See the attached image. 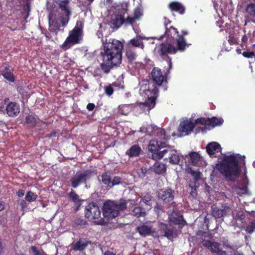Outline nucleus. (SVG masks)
Masks as SVG:
<instances>
[{"label": "nucleus", "mask_w": 255, "mask_h": 255, "mask_svg": "<svg viewBox=\"0 0 255 255\" xmlns=\"http://www.w3.org/2000/svg\"><path fill=\"white\" fill-rule=\"evenodd\" d=\"M140 131L154 137V139L150 140L147 149L151 153L150 157L152 159L155 160L161 159L163 154L162 151L168 145L162 140H167L170 138V136L166 134L163 129L153 125L146 127L143 126L140 128Z\"/></svg>", "instance_id": "nucleus-1"}, {"label": "nucleus", "mask_w": 255, "mask_h": 255, "mask_svg": "<svg viewBox=\"0 0 255 255\" xmlns=\"http://www.w3.org/2000/svg\"><path fill=\"white\" fill-rule=\"evenodd\" d=\"M104 52L103 54L102 69L108 73L110 68L121 64L122 62V51L123 43L116 39H106L102 40Z\"/></svg>", "instance_id": "nucleus-2"}, {"label": "nucleus", "mask_w": 255, "mask_h": 255, "mask_svg": "<svg viewBox=\"0 0 255 255\" xmlns=\"http://www.w3.org/2000/svg\"><path fill=\"white\" fill-rule=\"evenodd\" d=\"M164 38H166L167 43H162L155 48V52L161 56L175 54L178 50L183 51L188 46L183 37L179 36L177 29L173 26L166 29L164 35L161 36L162 39Z\"/></svg>", "instance_id": "nucleus-3"}, {"label": "nucleus", "mask_w": 255, "mask_h": 255, "mask_svg": "<svg viewBox=\"0 0 255 255\" xmlns=\"http://www.w3.org/2000/svg\"><path fill=\"white\" fill-rule=\"evenodd\" d=\"M56 3L59 9L49 15V29L56 33L63 30L62 28L68 23L72 13L69 0H58Z\"/></svg>", "instance_id": "nucleus-4"}, {"label": "nucleus", "mask_w": 255, "mask_h": 255, "mask_svg": "<svg viewBox=\"0 0 255 255\" xmlns=\"http://www.w3.org/2000/svg\"><path fill=\"white\" fill-rule=\"evenodd\" d=\"M239 163L245 165V156L240 154L224 155L216 167L219 172L226 178L231 180L232 177H239L241 174V167Z\"/></svg>", "instance_id": "nucleus-5"}, {"label": "nucleus", "mask_w": 255, "mask_h": 255, "mask_svg": "<svg viewBox=\"0 0 255 255\" xmlns=\"http://www.w3.org/2000/svg\"><path fill=\"white\" fill-rule=\"evenodd\" d=\"M174 191L170 189L166 190H161L158 193V197L165 203H171L168 211L169 223L172 225H183L185 221L177 211L175 203L173 202Z\"/></svg>", "instance_id": "nucleus-6"}, {"label": "nucleus", "mask_w": 255, "mask_h": 255, "mask_svg": "<svg viewBox=\"0 0 255 255\" xmlns=\"http://www.w3.org/2000/svg\"><path fill=\"white\" fill-rule=\"evenodd\" d=\"M139 94L145 99V105L150 109L153 108L158 96L157 87L154 83H149L147 80H145L139 83Z\"/></svg>", "instance_id": "nucleus-7"}, {"label": "nucleus", "mask_w": 255, "mask_h": 255, "mask_svg": "<svg viewBox=\"0 0 255 255\" xmlns=\"http://www.w3.org/2000/svg\"><path fill=\"white\" fill-rule=\"evenodd\" d=\"M126 208V203L124 201L106 202L103 206V215L108 219L117 217L119 212Z\"/></svg>", "instance_id": "nucleus-8"}, {"label": "nucleus", "mask_w": 255, "mask_h": 255, "mask_svg": "<svg viewBox=\"0 0 255 255\" xmlns=\"http://www.w3.org/2000/svg\"><path fill=\"white\" fill-rule=\"evenodd\" d=\"M197 235L201 238L203 246L212 253H217L218 255H225L226 252L222 251L220 243L209 240L211 239V235L208 232L198 231Z\"/></svg>", "instance_id": "nucleus-9"}, {"label": "nucleus", "mask_w": 255, "mask_h": 255, "mask_svg": "<svg viewBox=\"0 0 255 255\" xmlns=\"http://www.w3.org/2000/svg\"><path fill=\"white\" fill-rule=\"evenodd\" d=\"M83 23L82 21H78L74 28L70 32L69 36L66 38L62 45L63 49L66 50L72 45L80 42L82 39Z\"/></svg>", "instance_id": "nucleus-10"}, {"label": "nucleus", "mask_w": 255, "mask_h": 255, "mask_svg": "<svg viewBox=\"0 0 255 255\" xmlns=\"http://www.w3.org/2000/svg\"><path fill=\"white\" fill-rule=\"evenodd\" d=\"M85 214L86 217L91 220H95V222L97 225H103L107 223L105 219L100 218L101 211L95 204H88L85 208Z\"/></svg>", "instance_id": "nucleus-11"}, {"label": "nucleus", "mask_w": 255, "mask_h": 255, "mask_svg": "<svg viewBox=\"0 0 255 255\" xmlns=\"http://www.w3.org/2000/svg\"><path fill=\"white\" fill-rule=\"evenodd\" d=\"M126 12L125 9H121L115 11L113 14L111 15V23L113 27L118 28L120 27L123 23L127 24L125 21V14Z\"/></svg>", "instance_id": "nucleus-12"}, {"label": "nucleus", "mask_w": 255, "mask_h": 255, "mask_svg": "<svg viewBox=\"0 0 255 255\" xmlns=\"http://www.w3.org/2000/svg\"><path fill=\"white\" fill-rule=\"evenodd\" d=\"M90 176L91 172L88 171L77 172L70 179L72 186L74 188H77L80 184L86 182Z\"/></svg>", "instance_id": "nucleus-13"}, {"label": "nucleus", "mask_w": 255, "mask_h": 255, "mask_svg": "<svg viewBox=\"0 0 255 255\" xmlns=\"http://www.w3.org/2000/svg\"><path fill=\"white\" fill-rule=\"evenodd\" d=\"M163 152V157L164 156H167L165 157L164 160L169 159V162L172 164H177L180 161L179 156L177 151L175 150L172 146L167 145L164 150L162 151Z\"/></svg>", "instance_id": "nucleus-14"}, {"label": "nucleus", "mask_w": 255, "mask_h": 255, "mask_svg": "<svg viewBox=\"0 0 255 255\" xmlns=\"http://www.w3.org/2000/svg\"><path fill=\"white\" fill-rule=\"evenodd\" d=\"M178 130L180 133L178 135L179 137L189 134L191 131V119H187L186 118H182L178 128Z\"/></svg>", "instance_id": "nucleus-15"}, {"label": "nucleus", "mask_w": 255, "mask_h": 255, "mask_svg": "<svg viewBox=\"0 0 255 255\" xmlns=\"http://www.w3.org/2000/svg\"><path fill=\"white\" fill-rule=\"evenodd\" d=\"M206 151L212 158L216 157V152H221L222 148L220 144L215 141L209 143L206 146Z\"/></svg>", "instance_id": "nucleus-16"}, {"label": "nucleus", "mask_w": 255, "mask_h": 255, "mask_svg": "<svg viewBox=\"0 0 255 255\" xmlns=\"http://www.w3.org/2000/svg\"><path fill=\"white\" fill-rule=\"evenodd\" d=\"M136 231L141 236L144 237L150 235L155 232L152 227L146 223L140 224L136 227Z\"/></svg>", "instance_id": "nucleus-17"}, {"label": "nucleus", "mask_w": 255, "mask_h": 255, "mask_svg": "<svg viewBox=\"0 0 255 255\" xmlns=\"http://www.w3.org/2000/svg\"><path fill=\"white\" fill-rule=\"evenodd\" d=\"M19 105L15 102L9 103L6 107V114L9 117H15L17 116L20 112Z\"/></svg>", "instance_id": "nucleus-18"}, {"label": "nucleus", "mask_w": 255, "mask_h": 255, "mask_svg": "<svg viewBox=\"0 0 255 255\" xmlns=\"http://www.w3.org/2000/svg\"><path fill=\"white\" fill-rule=\"evenodd\" d=\"M151 77L154 83L158 86H160L163 83L164 77L160 69L154 68L151 72Z\"/></svg>", "instance_id": "nucleus-19"}, {"label": "nucleus", "mask_w": 255, "mask_h": 255, "mask_svg": "<svg viewBox=\"0 0 255 255\" xmlns=\"http://www.w3.org/2000/svg\"><path fill=\"white\" fill-rule=\"evenodd\" d=\"M143 39H147V38L144 36L141 35H136L135 37L130 39L128 42L127 46H133L136 47H140L142 49L144 48V45L142 42Z\"/></svg>", "instance_id": "nucleus-20"}, {"label": "nucleus", "mask_w": 255, "mask_h": 255, "mask_svg": "<svg viewBox=\"0 0 255 255\" xmlns=\"http://www.w3.org/2000/svg\"><path fill=\"white\" fill-rule=\"evenodd\" d=\"M143 12L140 7H137L135 9L133 13V17L127 16L125 22L127 24H131L136 20H138L142 15Z\"/></svg>", "instance_id": "nucleus-21"}, {"label": "nucleus", "mask_w": 255, "mask_h": 255, "mask_svg": "<svg viewBox=\"0 0 255 255\" xmlns=\"http://www.w3.org/2000/svg\"><path fill=\"white\" fill-rule=\"evenodd\" d=\"M205 165V161L198 152L192 151V165L202 166Z\"/></svg>", "instance_id": "nucleus-22"}, {"label": "nucleus", "mask_w": 255, "mask_h": 255, "mask_svg": "<svg viewBox=\"0 0 255 255\" xmlns=\"http://www.w3.org/2000/svg\"><path fill=\"white\" fill-rule=\"evenodd\" d=\"M126 55L129 62H133L136 57L134 48L130 45L127 46L126 49Z\"/></svg>", "instance_id": "nucleus-23"}, {"label": "nucleus", "mask_w": 255, "mask_h": 255, "mask_svg": "<svg viewBox=\"0 0 255 255\" xmlns=\"http://www.w3.org/2000/svg\"><path fill=\"white\" fill-rule=\"evenodd\" d=\"M141 149L138 145L134 144L132 145L130 148L127 151L126 154L128 155L130 157L138 156L140 152Z\"/></svg>", "instance_id": "nucleus-24"}, {"label": "nucleus", "mask_w": 255, "mask_h": 255, "mask_svg": "<svg viewBox=\"0 0 255 255\" xmlns=\"http://www.w3.org/2000/svg\"><path fill=\"white\" fill-rule=\"evenodd\" d=\"M89 242L85 239H80L79 241L76 242L73 246L74 250L82 251L89 244Z\"/></svg>", "instance_id": "nucleus-25"}, {"label": "nucleus", "mask_w": 255, "mask_h": 255, "mask_svg": "<svg viewBox=\"0 0 255 255\" xmlns=\"http://www.w3.org/2000/svg\"><path fill=\"white\" fill-rule=\"evenodd\" d=\"M223 123L224 120L222 118L213 117L211 118H208V126L212 128L221 126Z\"/></svg>", "instance_id": "nucleus-26"}, {"label": "nucleus", "mask_w": 255, "mask_h": 255, "mask_svg": "<svg viewBox=\"0 0 255 255\" xmlns=\"http://www.w3.org/2000/svg\"><path fill=\"white\" fill-rule=\"evenodd\" d=\"M169 7L172 11H177L181 14H183L184 11V8L183 5L178 2L173 1L170 3Z\"/></svg>", "instance_id": "nucleus-27"}, {"label": "nucleus", "mask_w": 255, "mask_h": 255, "mask_svg": "<svg viewBox=\"0 0 255 255\" xmlns=\"http://www.w3.org/2000/svg\"><path fill=\"white\" fill-rule=\"evenodd\" d=\"M246 12L249 18H255V3H252L248 4L246 8Z\"/></svg>", "instance_id": "nucleus-28"}, {"label": "nucleus", "mask_w": 255, "mask_h": 255, "mask_svg": "<svg viewBox=\"0 0 255 255\" xmlns=\"http://www.w3.org/2000/svg\"><path fill=\"white\" fill-rule=\"evenodd\" d=\"M153 170L157 174H161L166 170L165 165L161 162H156L153 166Z\"/></svg>", "instance_id": "nucleus-29"}, {"label": "nucleus", "mask_w": 255, "mask_h": 255, "mask_svg": "<svg viewBox=\"0 0 255 255\" xmlns=\"http://www.w3.org/2000/svg\"><path fill=\"white\" fill-rule=\"evenodd\" d=\"M198 124L208 126V118H199L195 120L194 122H192V131Z\"/></svg>", "instance_id": "nucleus-30"}, {"label": "nucleus", "mask_w": 255, "mask_h": 255, "mask_svg": "<svg viewBox=\"0 0 255 255\" xmlns=\"http://www.w3.org/2000/svg\"><path fill=\"white\" fill-rule=\"evenodd\" d=\"M26 123L30 127H33L37 122L38 119L32 115H28L26 117Z\"/></svg>", "instance_id": "nucleus-31"}, {"label": "nucleus", "mask_w": 255, "mask_h": 255, "mask_svg": "<svg viewBox=\"0 0 255 255\" xmlns=\"http://www.w3.org/2000/svg\"><path fill=\"white\" fill-rule=\"evenodd\" d=\"M132 214L133 215L137 217H139L144 216L145 215V212L144 209L143 208L140 207H137L133 209Z\"/></svg>", "instance_id": "nucleus-32"}, {"label": "nucleus", "mask_w": 255, "mask_h": 255, "mask_svg": "<svg viewBox=\"0 0 255 255\" xmlns=\"http://www.w3.org/2000/svg\"><path fill=\"white\" fill-rule=\"evenodd\" d=\"M212 215L216 218H221L226 216L223 210L217 207L213 209Z\"/></svg>", "instance_id": "nucleus-33"}, {"label": "nucleus", "mask_w": 255, "mask_h": 255, "mask_svg": "<svg viewBox=\"0 0 255 255\" xmlns=\"http://www.w3.org/2000/svg\"><path fill=\"white\" fill-rule=\"evenodd\" d=\"M130 111V107L128 105H121L119 107V112L124 115H127Z\"/></svg>", "instance_id": "nucleus-34"}, {"label": "nucleus", "mask_w": 255, "mask_h": 255, "mask_svg": "<svg viewBox=\"0 0 255 255\" xmlns=\"http://www.w3.org/2000/svg\"><path fill=\"white\" fill-rule=\"evenodd\" d=\"M0 74H1V75H2L3 76V77L4 78V79L7 80L9 82H14V78L13 77L12 73H11L9 72H7V71L5 72V71H2L0 72Z\"/></svg>", "instance_id": "nucleus-35"}, {"label": "nucleus", "mask_w": 255, "mask_h": 255, "mask_svg": "<svg viewBox=\"0 0 255 255\" xmlns=\"http://www.w3.org/2000/svg\"><path fill=\"white\" fill-rule=\"evenodd\" d=\"M37 198V195L31 191H28L25 195V199L30 202L35 201Z\"/></svg>", "instance_id": "nucleus-36"}, {"label": "nucleus", "mask_w": 255, "mask_h": 255, "mask_svg": "<svg viewBox=\"0 0 255 255\" xmlns=\"http://www.w3.org/2000/svg\"><path fill=\"white\" fill-rule=\"evenodd\" d=\"M191 160V152H189L187 155H186L185 162L186 164V170L188 173H191V167H190V161Z\"/></svg>", "instance_id": "nucleus-37"}, {"label": "nucleus", "mask_w": 255, "mask_h": 255, "mask_svg": "<svg viewBox=\"0 0 255 255\" xmlns=\"http://www.w3.org/2000/svg\"><path fill=\"white\" fill-rule=\"evenodd\" d=\"M165 236L166 237L169 239H171L173 238H175L176 236V233L175 231L173 230V229H167L165 232Z\"/></svg>", "instance_id": "nucleus-38"}, {"label": "nucleus", "mask_w": 255, "mask_h": 255, "mask_svg": "<svg viewBox=\"0 0 255 255\" xmlns=\"http://www.w3.org/2000/svg\"><path fill=\"white\" fill-rule=\"evenodd\" d=\"M69 197L72 201L76 204H78L80 202V199L79 196L76 193V192L72 190L69 194Z\"/></svg>", "instance_id": "nucleus-39"}, {"label": "nucleus", "mask_w": 255, "mask_h": 255, "mask_svg": "<svg viewBox=\"0 0 255 255\" xmlns=\"http://www.w3.org/2000/svg\"><path fill=\"white\" fill-rule=\"evenodd\" d=\"M102 180L106 185H110L111 183V179L107 173L103 174L102 175Z\"/></svg>", "instance_id": "nucleus-40"}, {"label": "nucleus", "mask_w": 255, "mask_h": 255, "mask_svg": "<svg viewBox=\"0 0 255 255\" xmlns=\"http://www.w3.org/2000/svg\"><path fill=\"white\" fill-rule=\"evenodd\" d=\"M151 198V196L150 194H147L142 198V201L146 205H148L150 207Z\"/></svg>", "instance_id": "nucleus-41"}, {"label": "nucleus", "mask_w": 255, "mask_h": 255, "mask_svg": "<svg viewBox=\"0 0 255 255\" xmlns=\"http://www.w3.org/2000/svg\"><path fill=\"white\" fill-rule=\"evenodd\" d=\"M255 229V222L253 221L246 227V231L249 234L252 233Z\"/></svg>", "instance_id": "nucleus-42"}, {"label": "nucleus", "mask_w": 255, "mask_h": 255, "mask_svg": "<svg viewBox=\"0 0 255 255\" xmlns=\"http://www.w3.org/2000/svg\"><path fill=\"white\" fill-rule=\"evenodd\" d=\"M228 42L231 45L238 44L237 38L231 34L229 36Z\"/></svg>", "instance_id": "nucleus-43"}, {"label": "nucleus", "mask_w": 255, "mask_h": 255, "mask_svg": "<svg viewBox=\"0 0 255 255\" xmlns=\"http://www.w3.org/2000/svg\"><path fill=\"white\" fill-rule=\"evenodd\" d=\"M248 188L246 185H244L242 187H239L237 189V192L238 194L241 195L247 193Z\"/></svg>", "instance_id": "nucleus-44"}, {"label": "nucleus", "mask_w": 255, "mask_h": 255, "mask_svg": "<svg viewBox=\"0 0 255 255\" xmlns=\"http://www.w3.org/2000/svg\"><path fill=\"white\" fill-rule=\"evenodd\" d=\"M31 249L34 255H45L43 251L38 250L35 246H32Z\"/></svg>", "instance_id": "nucleus-45"}, {"label": "nucleus", "mask_w": 255, "mask_h": 255, "mask_svg": "<svg viewBox=\"0 0 255 255\" xmlns=\"http://www.w3.org/2000/svg\"><path fill=\"white\" fill-rule=\"evenodd\" d=\"M122 201H124L126 203V206H127V205L129 204L130 205H137L138 203H140L141 202V200L140 201H138V199L134 200H128L127 201H125L124 200H122Z\"/></svg>", "instance_id": "nucleus-46"}, {"label": "nucleus", "mask_w": 255, "mask_h": 255, "mask_svg": "<svg viewBox=\"0 0 255 255\" xmlns=\"http://www.w3.org/2000/svg\"><path fill=\"white\" fill-rule=\"evenodd\" d=\"M202 173L199 171H195L192 170V177L197 181L201 178Z\"/></svg>", "instance_id": "nucleus-47"}, {"label": "nucleus", "mask_w": 255, "mask_h": 255, "mask_svg": "<svg viewBox=\"0 0 255 255\" xmlns=\"http://www.w3.org/2000/svg\"><path fill=\"white\" fill-rule=\"evenodd\" d=\"M222 207V208L221 209L224 211L225 215L232 211L231 207L226 203L223 204Z\"/></svg>", "instance_id": "nucleus-48"}, {"label": "nucleus", "mask_w": 255, "mask_h": 255, "mask_svg": "<svg viewBox=\"0 0 255 255\" xmlns=\"http://www.w3.org/2000/svg\"><path fill=\"white\" fill-rule=\"evenodd\" d=\"M74 224L75 225L82 227L86 224V222L83 219H78L75 220V221H74Z\"/></svg>", "instance_id": "nucleus-49"}, {"label": "nucleus", "mask_w": 255, "mask_h": 255, "mask_svg": "<svg viewBox=\"0 0 255 255\" xmlns=\"http://www.w3.org/2000/svg\"><path fill=\"white\" fill-rule=\"evenodd\" d=\"M105 93L108 96H111L113 94L114 90L111 86H107L105 88Z\"/></svg>", "instance_id": "nucleus-50"}, {"label": "nucleus", "mask_w": 255, "mask_h": 255, "mask_svg": "<svg viewBox=\"0 0 255 255\" xmlns=\"http://www.w3.org/2000/svg\"><path fill=\"white\" fill-rule=\"evenodd\" d=\"M243 55L246 58H252L255 55V53L253 51H244Z\"/></svg>", "instance_id": "nucleus-51"}, {"label": "nucleus", "mask_w": 255, "mask_h": 255, "mask_svg": "<svg viewBox=\"0 0 255 255\" xmlns=\"http://www.w3.org/2000/svg\"><path fill=\"white\" fill-rule=\"evenodd\" d=\"M121 182V178L119 177H115L113 180H111L112 186L119 184Z\"/></svg>", "instance_id": "nucleus-52"}, {"label": "nucleus", "mask_w": 255, "mask_h": 255, "mask_svg": "<svg viewBox=\"0 0 255 255\" xmlns=\"http://www.w3.org/2000/svg\"><path fill=\"white\" fill-rule=\"evenodd\" d=\"M18 204L19 205L20 207H21V209L23 211L27 207V203L23 200H21L19 201H18Z\"/></svg>", "instance_id": "nucleus-53"}, {"label": "nucleus", "mask_w": 255, "mask_h": 255, "mask_svg": "<svg viewBox=\"0 0 255 255\" xmlns=\"http://www.w3.org/2000/svg\"><path fill=\"white\" fill-rule=\"evenodd\" d=\"M163 210V207L162 205L157 204L156 206L154 208L155 212L158 214L160 213V212L162 211Z\"/></svg>", "instance_id": "nucleus-54"}, {"label": "nucleus", "mask_w": 255, "mask_h": 255, "mask_svg": "<svg viewBox=\"0 0 255 255\" xmlns=\"http://www.w3.org/2000/svg\"><path fill=\"white\" fill-rule=\"evenodd\" d=\"M159 228L160 230H162L164 232L168 229L167 225L162 223H160L159 224Z\"/></svg>", "instance_id": "nucleus-55"}, {"label": "nucleus", "mask_w": 255, "mask_h": 255, "mask_svg": "<svg viewBox=\"0 0 255 255\" xmlns=\"http://www.w3.org/2000/svg\"><path fill=\"white\" fill-rule=\"evenodd\" d=\"M95 105L93 103H89L87 106V108L89 111H92L95 108Z\"/></svg>", "instance_id": "nucleus-56"}, {"label": "nucleus", "mask_w": 255, "mask_h": 255, "mask_svg": "<svg viewBox=\"0 0 255 255\" xmlns=\"http://www.w3.org/2000/svg\"><path fill=\"white\" fill-rule=\"evenodd\" d=\"M16 194L18 197H21L24 195V191L22 190H19L17 192Z\"/></svg>", "instance_id": "nucleus-57"}, {"label": "nucleus", "mask_w": 255, "mask_h": 255, "mask_svg": "<svg viewBox=\"0 0 255 255\" xmlns=\"http://www.w3.org/2000/svg\"><path fill=\"white\" fill-rule=\"evenodd\" d=\"M242 41L244 43H247V42L248 41V37L246 35V34H245L244 35H243V36L242 37Z\"/></svg>", "instance_id": "nucleus-58"}, {"label": "nucleus", "mask_w": 255, "mask_h": 255, "mask_svg": "<svg viewBox=\"0 0 255 255\" xmlns=\"http://www.w3.org/2000/svg\"><path fill=\"white\" fill-rule=\"evenodd\" d=\"M195 129L196 130V132H198L200 131V130L205 131L206 130V128H205V127L201 128V127H199Z\"/></svg>", "instance_id": "nucleus-59"}, {"label": "nucleus", "mask_w": 255, "mask_h": 255, "mask_svg": "<svg viewBox=\"0 0 255 255\" xmlns=\"http://www.w3.org/2000/svg\"><path fill=\"white\" fill-rule=\"evenodd\" d=\"M164 24L165 26H166L168 24H169L170 23V21L169 19H167L166 17L164 18Z\"/></svg>", "instance_id": "nucleus-60"}, {"label": "nucleus", "mask_w": 255, "mask_h": 255, "mask_svg": "<svg viewBox=\"0 0 255 255\" xmlns=\"http://www.w3.org/2000/svg\"><path fill=\"white\" fill-rule=\"evenodd\" d=\"M104 255H116L112 252L107 251L105 253H104Z\"/></svg>", "instance_id": "nucleus-61"}, {"label": "nucleus", "mask_w": 255, "mask_h": 255, "mask_svg": "<svg viewBox=\"0 0 255 255\" xmlns=\"http://www.w3.org/2000/svg\"><path fill=\"white\" fill-rule=\"evenodd\" d=\"M140 170L141 171V173L142 174V176H144V175L145 174V173L147 172L146 169V168H144V169L141 168Z\"/></svg>", "instance_id": "nucleus-62"}, {"label": "nucleus", "mask_w": 255, "mask_h": 255, "mask_svg": "<svg viewBox=\"0 0 255 255\" xmlns=\"http://www.w3.org/2000/svg\"><path fill=\"white\" fill-rule=\"evenodd\" d=\"M4 208V205L2 204V202L0 201V211L2 210Z\"/></svg>", "instance_id": "nucleus-63"}, {"label": "nucleus", "mask_w": 255, "mask_h": 255, "mask_svg": "<svg viewBox=\"0 0 255 255\" xmlns=\"http://www.w3.org/2000/svg\"><path fill=\"white\" fill-rule=\"evenodd\" d=\"M97 35L99 38H100L101 36H102V33L100 31H98L97 33Z\"/></svg>", "instance_id": "nucleus-64"}]
</instances>
